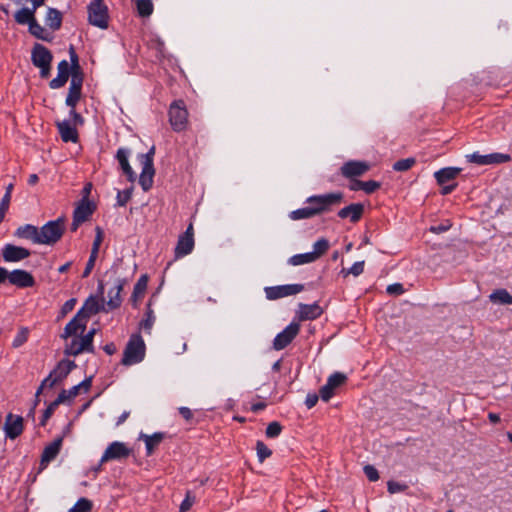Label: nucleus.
<instances>
[{"mask_svg": "<svg viewBox=\"0 0 512 512\" xmlns=\"http://www.w3.org/2000/svg\"><path fill=\"white\" fill-rule=\"evenodd\" d=\"M195 498L188 492L185 499L182 501L179 512H187L194 504Z\"/></svg>", "mask_w": 512, "mask_h": 512, "instance_id": "13d9d810", "label": "nucleus"}, {"mask_svg": "<svg viewBox=\"0 0 512 512\" xmlns=\"http://www.w3.org/2000/svg\"><path fill=\"white\" fill-rule=\"evenodd\" d=\"M69 54H70V60H71V75H74V74L83 75V73L81 72L80 65H79L78 55L76 54L73 46L70 47Z\"/></svg>", "mask_w": 512, "mask_h": 512, "instance_id": "de8ad7c7", "label": "nucleus"}, {"mask_svg": "<svg viewBox=\"0 0 512 512\" xmlns=\"http://www.w3.org/2000/svg\"><path fill=\"white\" fill-rule=\"evenodd\" d=\"M137 11L141 17L150 16L153 12V3L151 0H138Z\"/></svg>", "mask_w": 512, "mask_h": 512, "instance_id": "37998d69", "label": "nucleus"}, {"mask_svg": "<svg viewBox=\"0 0 512 512\" xmlns=\"http://www.w3.org/2000/svg\"><path fill=\"white\" fill-rule=\"evenodd\" d=\"M116 158L119 161L121 169L126 174L129 181L133 182L136 179V175L134 174L129 162H128V153L125 149L120 148L117 151Z\"/></svg>", "mask_w": 512, "mask_h": 512, "instance_id": "c85d7f7f", "label": "nucleus"}, {"mask_svg": "<svg viewBox=\"0 0 512 512\" xmlns=\"http://www.w3.org/2000/svg\"><path fill=\"white\" fill-rule=\"evenodd\" d=\"M492 303L501 305H512V295L506 289H497L489 295Z\"/></svg>", "mask_w": 512, "mask_h": 512, "instance_id": "473e14b6", "label": "nucleus"}, {"mask_svg": "<svg viewBox=\"0 0 512 512\" xmlns=\"http://www.w3.org/2000/svg\"><path fill=\"white\" fill-rule=\"evenodd\" d=\"M347 380V376L341 372H335L329 376L327 383L320 389V397L323 401H329L335 389L343 385Z\"/></svg>", "mask_w": 512, "mask_h": 512, "instance_id": "f8f14e48", "label": "nucleus"}, {"mask_svg": "<svg viewBox=\"0 0 512 512\" xmlns=\"http://www.w3.org/2000/svg\"><path fill=\"white\" fill-rule=\"evenodd\" d=\"M322 312V308L317 303H300L297 310V316L300 321L314 320L320 317Z\"/></svg>", "mask_w": 512, "mask_h": 512, "instance_id": "412c9836", "label": "nucleus"}, {"mask_svg": "<svg viewBox=\"0 0 512 512\" xmlns=\"http://www.w3.org/2000/svg\"><path fill=\"white\" fill-rule=\"evenodd\" d=\"M35 10H33L32 8L29 9V8H22L20 10H18L15 14H14V19L15 21L18 23V24H30L33 20H35Z\"/></svg>", "mask_w": 512, "mask_h": 512, "instance_id": "72a5a7b5", "label": "nucleus"}, {"mask_svg": "<svg viewBox=\"0 0 512 512\" xmlns=\"http://www.w3.org/2000/svg\"><path fill=\"white\" fill-rule=\"evenodd\" d=\"M387 489L389 493L394 494L398 492H403L407 489V485L401 484L395 481H388L387 483Z\"/></svg>", "mask_w": 512, "mask_h": 512, "instance_id": "4d7b16f0", "label": "nucleus"}, {"mask_svg": "<svg viewBox=\"0 0 512 512\" xmlns=\"http://www.w3.org/2000/svg\"><path fill=\"white\" fill-rule=\"evenodd\" d=\"M304 290L302 284H287L270 286L264 289L265 296L268 300H277L283 297L296 295Z\"/></svg>", "mask_w": 512, "mask_h": 512, "instance_id": "1a4fd4ad", "label": "nucleus"}, {"mask_svg": "<svg viewBox=\"0 0 512 512\" xmlns=\"http://www.w3.org/2000/svg\"><path fill=\"white\" fill-rule=\"evenodd\" d=\"M282 426L279 422L273 421L268 424L265 434L268 438H276L281 434Z\"/></svg>", "mask_w": 512, "mask_h": 512, "instance_id": "3c124183", "label": "nucleus"}, {"mask_svg": "<svg viewBox=\"0 0 512 512\" xmlns=\"http://www.w3.org/2000/svg\"><path fill=\"white\" fill-rule=\"evenodd\" d=\"M101 308L104 307L100 304L99 300L94 296H90L78 312H82V316L88 320L90 316L97 314Z\"/></svg>", "mask_w": 512, "mask_h": 512, "instance_id": "cd10ccee", "label": "nucleus"}, {"mask_svg": "<svg viewBox=\"0 0 512 512\" xmlns=\"http://www.w3.org/2000/svg\"><path fill=\"white\" fill-rule=\"evenodd\" d=\"M29 330L26 327L20 328L17 335L15 336L12 346L18 348L22 346L28 340Z\"/></svg>", "mask_w": 512, "mask_h": 512, "instance_id": "09e8293b", "label": "nucleus"}, {"mask_svg": "<svg viewBox=\"0 0 512 512\" xmlns=\"http://www.w3.org/2000/svg\"><path fill=\"white\" fill-rule=\"evenodd\" d=\"M63 442V437L56 438L52 443L47 445L41 455V465H45L52 461L59 453Z\"/></svg>", "mask_w": 512, "mask_h": 512, "instance_id": "a878e982", "label": "nucleus"}, {"mask_svg": "<svg viewBox=\"0 0 512 512\" xmlns=\"http://www.w3.org/2000/svg\"><path fill=\"white\" fill-rule=\"evenodd\" d=\"M460 168L447 167L435 172L434 176L440 185L454 179L460 173Z\"/></svg>", "mask_w": 512, "mask_h": 512, "instance_id": "7c9ffc66", "label": "nucleus"}, {"mask_svg": "<svg viewBox=\"0 0 512 512\" xmlns=\"http://www.w3.org/2000/svg\"><path fill=\"white\" fill-rule=\"evenodd\" d=\"M289 216L292 220L309 219L315 216V211L311 207L306 206L292 211Z\"/></svg>", "mask_w": 512, "mask_h": 512, "instance_id": "58836bf2", "label": "nucleus"}, {"mask_svg": "<svg viewBox=\"0 0 512 512\" xmlns=\"http://www.w3.org/2000/svg\"><path fill=\"white\" fill-rule=\"evenodd\" d=\"M95 232H96V236H95V239L93 241V245H92V249H91V255L98 256L99 248H100V245H101V243L103 241L104 234H103L102 228L99 227V226H97L95 228Z\"/></svg>", "mask_w": 512, "mask_h": 512, "instance_id": "8fccbe9b", "label": "nucleus"}, {"mask_svg": "<svg viewBox=\"0 0 512 512\" xmlns=\"http://www.w3.org/2000/svg\"><path fill=\"white\" fill-rule=\"evenodd\" d=\"M61 138L64 142H76L78 139L77 130L69 122L63 121L57 123Z\"/></svg>", "mask_w": 512, "mask_h": 512, "instance_id": "bb28decb", "label": "nucleus"}, {"mask_svg": "<svg viewBox=\"0 0 512 512\" xmlns=\"http://www.w3.org/2000/svg\"><path fill=\"white\" fill-rule=\"evenodd\" d=\"M130 198H131L130 190L127 189V190L118 192L117 201L120 206L126 205V203L130 200Z\"/></svg>", "mask_w": 512, "mask_h": 512, "instance_id": "680f3d73", "label": "nucleus"}, {"mask_svg": "<svg viewBox=\"0 0 512 512\" xmlns=\"http://www.w3.org/2000/svg\"><path fill=\"white\" fill-rule=\"evenodd\" d=\"M83 351L92 352L88 349V346L83 342L82 338H73L69 344L66 345L64 349V354L69 356H77Z\"/></svg>", "mask_w": 512, "mask_h": 512, "instance_id": "c756f323", "label": "nucleus"}, {"mask_svg": "<svg viewBox=\"0 0 512 512\" xmlns=\"http://www.w3.org/2000/svg\"><path fill=\"white\" fill-rule=\"evenodd\" d=\"M343 200V194L341 192L328 193L324 195H314L307 199L309 207L315 211V216L323 212H326L330 207L338 205Z\"/></svg>", "mask_w": 512, "mask_h": 512, "instance_id": "20e7f679", "label": "nucleus"}, {"mask_svg": "<svg viewBox=\"0 0 512 512\" xmlns=\"http://www.w3.org/2000/svg\"><path fill=\"white\" fill-rule=\"evenodd\" d=\"M108 8L103 0H93L88 5V21L91 25L106 29L108 27Z\"/></svg>", "mask_w": 512, "mask_h": 512, "instance_id": "39448f33", "label": "nucleus"}, {"mask_svg": "<svg viewBox=\"0 0 512 512\" xmlns=\"http://www.w3.org/2000/svg\"><path fill=\"white\" fill-rule=\"evenodd\" d=\"M92 502L86 498H80L68 512H90Z\"/></svg>", "mask_w": 512, "mask_h": 512, "instance_id": "49530a36", "label": "nucleus"}, {"mask_svg": "<svg viewBox=\"0 0 512 512\" xmlns=\"http://www.w3.org/2000/svg\"><path fill=\"white\" fill-rule=\"evenodd\" d=\"M13 187H14L13 183H10L6 187V191H5V194H4V196H3L2 200H1L0 205L9 208L10 200H11V193H12Z\"/></svg>", "mask_w": 512, "mask_h": 512, "instance_id": "e2e57ef3", "label": "nucleus"}, {"mask_svg": "<svg viewBox=\"0 0 512 512\" xmlns=\"http://www.w3.org/2000/svg\"><path fill=\"white\" fill-rule=\"evenodd\" d=\"M96 259H97V256L90 254V257L88 259V262L86 264L85 270L82 275L84 278H86L90 275L91 271L93 270V268L95 266Z\"/></svg>", "mask_w": 512, "mask_h": 512, "instance_id": "0e129e2a", "label": "nucleus"}, {"mask_svg": "<svg viewBox=\"0 0 512 512\" xmlns=\"http://www.w3.org/2000/svg\"><path fill=\"white\" fill-rule=\"evenodd\" d=\"M169 121L175 131H182L188 122V112L182 101L174 102L169 109Z\"/></svg>", "mask_w": 512, "mask_h": 512, "instance_id": "6e6552de", "label": "nucleus"}, {"mask_svg": "<svg viewBox=\"0 0 512 512\" xmlns=\"http://www.w3.org/2000/svg\"><path fill=\"white\" fill-rule=\"evenodd\" d=\"M75 367L76 364L74 361L67 359L61 360L50 372V374L43 380V384L49 383V388L54 387L56 384L62 382Z\"/></svg>", "mask_w": 512, "mask_h": 512, "instance_id": "0eeeda50", "label": "nucleus"}, {"mask_svg": "<svg viewBox=\"0 0 512 512\" xmlns=\"http://www.w3.org/2000/svg\"><path fill=\"white\" fill-rule=\"evenodd\" d=\"M75 304H76V299L72 298V299L67 300L61 307L60 315H59L58 319L65 317L69 312H71L74 309Z\"/></svg>", "mask_w": 512, "mask_h": 512, "instance_id": "6e6d98bb", "label": "nucleus"}, {"mask_svg": "<svg viewBox=\"0 0 512 512\" xmlns=\"http://www.w3.org/2000/svg\"><path fill=\"white\" fill-rule=\"evenodd\" d=\"M364 212V206L360 203L350 204L339 210L338 216L340 218H350L352 222H358Z\"/></svg>", "mask_w": 512, "mask_h": 512, "instance_id": "393cba45", "label": "nucleus"}, {"mask_svg": "<svg viewBox=\"0 0 512 512\" xmlns=\"http://www.w3.org/2000/svg\"><path fill=\"white\" fill-rule=\"evenodd\" d=\"M468 161L477 165H490L500 164L510 161L511 157L508 154L502 153H491L487 155H481L478 152L469 154L466 156Z\"/></svg>", "mask_w": 512, "mask_h": 512, "instance_id": "ddd939ff", "label": "nucleus"}, {"mask_svg": "<svg viewBox=\"0 0 512 512\" xmlns=\"http://www.w3.org/2000/svg\"><path fill=\"white\" fill-rule=\"evenodd\" d=\"M140 438H142L145 441L148 455L152 454L154 448L160 443V433H154L151 436L142 434Z\"/></svg>", "mask_w": 512, "mask_h": 512, "instance_id": "a19ab883", "label": "nucleus"}, {"mask_svg": "<svg viewBox=\"0 0 512 512\" xmlns=\"http://www.w3.org/2000/svg\"><path fill=\"white\" fill-rule=\"evenodd\" d=\"M53 55L51 51L40 43H35L31 51L33 65L40 69V76L48 78L51 71Z\"/></svg>", "mask_w": 512, "mask_h": 512, "instance_id": "7ed1b4c3", "label": "nucleus"}, {"mask_svg": "<svg viewBox=\"0 0 512 512\" xmlns=\"http://www.w3.org/2000/svg\"><path fill=\"white\" fill-rule=\"evenodd\" d=\"M80 389H81V385H76V386H73L71 389L69 390H62L58 397L56 398V400L62 404L66 401H69L73 398H75L79 392H80Z\"/></svg>", "mask_w": 512, "mask_h": 512, "instance_id": "ea45409f", "label": "nucleus"}, {"mask_svg": "<svg viewBox=\"0 0 512 512\" xmlns=\"http://www.w3.org/2000/svg\"><path fill=\"white\" fill-rule=\"evenodd\" d=\"M364 473L370 481H377L379 479V473L377 469L372 465L364 466Z\"/></svg>", "mask_w": 512, "mask_h": 512, "instance_id": "bf43d9fd", "label": "nucleus"}, {"mask_svg": "<svg viewBox=\"0 0 512 512\" xmlns=\"http://www.w3.org/2000/svg\"><path fill=\"white\" fill-rule=\"evenodd\" d=\"M313 248L314 250L311 252V254L315 257V260H317L327 252L329 243L326 239L321 238L314 243Z\"/></svg>", "mask_w": 512, "mask_h": 512, "instance_id": "79ce46f5", "label": "nucleus"}, {"mask_svg": "<svg viewBox=\"0 0 512 512\" xmlns=\"http://www.w3.org/2000/svg\"><path fill=\"white\" fill-rule=\"evenodd\" d=\"M194 247V238H193V226L190 224L185 233L181 235L178 239V243L175 247L176 257H183L191 253Z\"/></svg>", "mask_w": 512, "mask_h": 512, "instance_id": "4468645a", "label": "nucleus"}, {"mask_svg": "<svg viewBox=\"0 0 512 512\" xmlns=\"http://www.w3.org/2000/svg\"><path fill=\"white\" fill-rule=\"evenodd\" d=\"M387 293L394 295H401L404 292L403 286L400 283L391 284L387 287Z\"/></svg>", "mask_w": 512, "mask_h": 512, "instance_id": "69168bd1", "label": "nucleus"}, {"mask_svg": "<svg viewBox=\"0 0 512 512\" xmlns=\"http://www.w3.org/2000/svg\"><path fill=\"white\" fill-rule=\"evenodd\" d=\"M145 356V344L139 334L131 335L124 353L121 363L125 366H130L141 362Z\"/></svg>", "mask_w": 512, "mask_h": 512, "instance_id": "f03ea898", "label": "nucleus"}, {"mask_svg": "<svg viewBox=\"0 0 512 512\" xmlns=\"http://www.w3.org/2000/svg\"><path fill=\"white\" fill-rule=\"evenodd\" d=\"M95 334V330L92 329L86 335L82 336L83 342L88 346V349L93 352V337Z\"/></svg>", "mask_w": 512, "mask_h": 512, "instance_id": "338daca9", "label": "nucleus"}, {"mask_svg": "<svg viewBox=\"0 0 512 512\" xmlns=\"http://www.w3.org/2000/svg\"><path fill=\"white\" fill-rule=\"evenodd\" d=\"M60 405V403L55 399L53 402L49 404V406L46 408V410L43 413L42 419L40 421L41 426H45L47 420L52 416L55 409Z\"/></svg>", "mask_w": 512, "mask_h": 512, "instance_id": "864d4df0", "label": "nucleus"}, {"mask_svg": "<svg viewBox=\"0 0 512 512\" xmlns=\"http://www.w3.org/2000/svg\"><path fill=\"white\" fill-rule=\"evenodd\" d=\"M319 397H320V395L318 396L315 393L308 394L306 397V400H305V404H306L307 408L308 409L313 408L317 404Z\"/></svg>", "mask_w": 512, "mask_h": 512, "instance_id": "774afa93", "label": "nucleus"}, {"mask_svg": "<svg viewBox=\"0 0 512 512\" xmlns=\"http://www.w3.org/2000/svg\"><path fill=\"white\" fill-rule=\"evenodd\" d=\"M9 282L19 288H28L35 285L33 275L25 270L16 269L9 273Z\"/></svg>", "mask_w": 512, "mask_h": 512, "instance_id": "6ab92c4d", "label": "nucleus"}, {"mask_svg": "<svg viewBox=\"0 0 512 512\" xmlns=\"http://www.w3.org/2000/svg\"><path fill=\"white\" fill-rule=\"evenodd\" d=\"M122 290V285L118 284L112 290L109 291V300L107 301V306L109 309H115L121 304L120 291Z\"/></svg>", "mask_w": 512, "mask_h": 512, "instance_id": "4c0bfd02", "label": "nucleus"}, {"mask_svg": "<svg viewBox=\"0 0 512 512\" xmlns=\"http://www.w3.org/2000/svg\"><path fill=\"white\" fill-rule=\"evenodd\" d=\"M58 75L52 79L49 83L50 88L58 89L63 87L69 78V63L66 60H62L58 64Z\"/></svg>", "mask_w": 512, "mask_h": 512, "instance_id": "5701e85b", "label": "nucleus"}, {"mask_svg": "<svg viewBox=\"0 0 512 512\" xmlns=\"http://www.w3.org/2000/svg\"><path fill=\"white\" fill-rule=\"evenodd\" d=\"M316 261L315 257L311 254V252L296 254L289 258L288 263L292 266H299L304 264H309Z\"/></svg>", "mask_w": 512, "mask_h": 512, "instance_id": "e433bc0d", "label": "nucleus"}, {"mask_svg": "<svg viewBox=\"0 0 512 512\" xmlns=\"http://www.w3.org/2000/svg\"><path fill=\"white\" fill-rule=\"evenodd\" d=\"M155 153V147H152L151 150L140 156L141 164H142V172L139 177V183L142 186L144 191H147L151 188L153 183V175L155 170L153 168V155Z\"/></svg>", "mask_w": 512, "mask_h": 512, "instance_id": "423d86ee", "label": "nucleus"}, {"mask_svg": "<svg viewBox=\"0 0 512 512\" xmlns=\"http://www.w3.org/2000/svg\"><path fill=\"white\" fill-rule=\"evenodd\" d=\"M369 169L370 165L367 162L351 160L342 165L341 174L345 178L352 179L365 174Z\"/></svg>", "mask_w": 512, "mask_h": 512, "instance_id": "dca6fc26", "label": "nucleus"}, {"mask_svg": "<svg viewBox=\"0 0 512 512\" xmlns=\"http://www.w3.org/2000/svg\"><path fill=\"white\" fill-rule=\"evenodd\" d=\"M14 235L17 238L30 240L34 244H39V228L37 226L31 224L19 226Z\"/></svg>", "mask_w": 512, "mask_h": 512, "instance_id": "4be33fe9", "label": "nucleus"}, {"mask_svg": "<svg viewBox=\"0 0 512 512\" xmlns=\"http://www.w3.org/2000/svg\"><path fill=\"white\" fill-rule=\"evenodd\" d=\"M151 302L148 304V309L146 312V317L143 319L140 324L139 328L144 330L145 332H150L154 322H155V316L153 315V311L150 309Z\"/></svg>", "mask_w": 512, "mask_h": 512, "instance_id": "a18cd8bd", "label": "nucleus"}, {"mask_svg": "<svg viewBox=\"0 0 512 512\" xmlns=\"http://www.w3.org/2000/svg\"><path fill=\"white\" fill-rule=\"evenodd\" d=\"M359 186H361V190L370 194V193H373L374 191H376L380 187V183L373 181V180H369V181L359 182Z\"/></svg>", "mask_w": 512, "mask_h": 512, "instance_id": "5fc2aeb1", "label": "nucleus"}, {"mask_svg": "<svg viewBox=\"0 0 512 512\" xmlns=\"http://www.w3.org/2000/svg\"><path fill=\"white\" fill-rule=\"evenodd\" d=\"M87 319L82 316V312L77 314L67 323L61 334L62 339H67L71 336H76L78 333H83L86 328Z\"/></svg>", "mask_w": 512, "mask_h": 512, "instance_id": "f3484780", "label": "nucleus"}, {"mask_svg": "<svg viewBox=\"0 0 512 512\" xmlns=\"http://www.w3.org/2000/svg\"><path fill=\"white\" fill-rule=\"evenodd\" d=\"M29 32L35 36L38 39L44 40V41H50L51 38L49 37L48 33L46 32L45 28L42 27L37 20H33L29 25Z\"/></svg>", "mask_w": 512, "mask_h": 512, "instance_id": "c9c22d12", "label": "nucleus"}, {"mask_svg": "<svg viewBox=\"0 0 512 512\" xmlns=\"http://www.w3.org/2000/svg\"><path fill=\"white\" fill-rule=\"evenodd\" d=\"M147 285L148 277L146 275H142L134 286L132 294V300L134 303H136L140 298L144 296V293L147 289Z\"/></svg>", "mask_w": 512, "mask_h": 512, "instance_id": "f704fd0d", "label": "nucleus"}, {"mask_svg": "<svg viewBox=\"0 0 512 512\" xmlns=\"http://www.w3.org/2000/svg\"><path fill=\"white\" fill-rule=\"evenodd\" d=\"M364 264H365L364 261L355 262L351 266V268L348 271H346V275L352 274L353 276H359L364 271Z\"/></svg>", "mask_w": 512, "mask_h": 512, "instance_id": "052dcab7", "label": "nucleus"}, {"mask_svg": "<svg viewBox=\"0 0 512 512\" xmlns=\"http://www.w3.org/2000/svg\"><path fill=\"white\" fill-rule=\"evenodd\" d=\"M65 217H59L39 228V244L53 246L63 236L66 229Z\"/></svg>", "mask_w": 512, "mask_h": 512, "instance_id": "f257e3e1", "label": "nucleus"}, {"mask_svg": "<svg viewBox=\"0 0 512 512\" xmlns=\"http://www.w3.org/2000/svg\"><path fill=\"white\" fill-rule=\"evenodd\" d=\"M415 163L416 159L413 157L401 159L393 164V169L395 171L404 172L411 169L415 165Z\"/></svg>", "mask_w": 512, "mask_h": 512, "instance_id": "c03bdc74", "label": "nucleus"}, {"mask_svg": "<svg viewBox=\"0 0 512 512\" xmlns=\"http://www.w3.org/2000/svg\"><path fill=\"white\" fill-rule=\"evenodd\" d=\"M130 455V450L126 447L125 444L121 442H113L110 444L105 450L101 463L107 462L113 459H122L127 458Z\"/></svg>", "mask_w": 512, "mask_h": 512, "instance_id": "aec40b11", "label": "nucleus"}, {"mask_svg": "<svg viewBox=\"0 0 512 512\" xmlns=\"http://www.w3.org/2000/svg\"><path fill=\"white\" fill-rule=\"evenodd\" d=\"M7 438L14 440L24 431V419L20 415L8 413L3 426Z\"/></svg>", "mask_w": 512, "mask_h": 512, "instance_id": "9b49d317", "label": "nucleus"}, {"mask_svg": "<svg viewBox=\"0 0 512 512\" xmlns=\"http://www.w3.org/2000/svg\"><path fill=\"white\" fill-rule=\"evenodd\" d=\"M83 83V75H72L68 95L66 97V105L75 108L81 98V90Z\"/></svg>", "mask_w": 512, "mask_h": 512, "instance_id": "a211bd4d", "label": "nucleus"}, {"mask_svg": "<svg viewBox=\"0 0 512 512\" xmlns=\"http://www.w3.org/2000/svg\"><path fill=\"white\" fill-rule=\"evenodd\" d=\"M299 331L300 325L296 322H291L282 332L276 335L273 341V348L277 351L284 349L293 341Z\"/></svg>", "mask_w": 512, "mask_h": 512, "instance_id": "9d476101", "label": "nucleus"}, {"mask_svg": "<svg viewBox=\"0 0 512 512\" xmlns=\"http://www.w3.org/2000/svg\"><path fill=\"white\" fill-rule=\"evenodd\" d=\"M46 25L52 30L60 29L62 25V14L55 8H48L45 18Z\"/></svg>", "mask_w": 512, "mask_h": 512, "instance_id": "2f4dec72", "label": "nucleus"}, {"mask_svg": "<svg viewBox=\"0 0 512 512\" xmlns=\"http://www.w3.org/2000/svg\"><path fill=\"white\" fill-rule=\"evenodd\" d=\"M30 255L31 252L27 248L13 244H6L2 249V257L5 262H19Z\"/></svg>", "mask_w": 512, "mask_h": 512, "instance_id": "2eb2a0df", "label": "nucleus"}, {"mask_svg": "<svg viewBox=\"0 0 512 512\" xmlns=\"http://www.w3.org/2000/svg\"><path fill=\"white\" fill-rule=\"evenodd\" d=\"M95 206L87 199H81L73 212V218L86 222L93 214Z\"/></svg>", "mask_w": 512, "mask_h": 512, "instance_id": "b1692460", "label": "nucleus"}, {"mask_svg": "<svg viewBox=\"0 0 512 512\" xmlns=\"http://www.w3.org/2000/svg\"><path fill=\"white\" fill-rule=\"evenodd\" d=\"M256 451H257V457L260 462H263L266 458L270 457L272 454V451L262 441H257Z\"/></svg>", "mask_w": 512, "mask_h": 512, "instance_id": "603ef678", "label": "nucleus"}]
</instances>
